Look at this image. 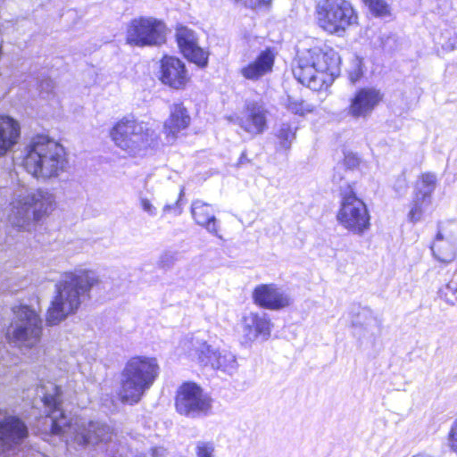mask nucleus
Masks as SVG:
<instances>
[{"mask_svg":"<svg viewBox=\"0 0 457 457\" xmlns=\"http://www.w3.org/2000/svg\"><path fill=\"white\" fill-rule=\"evenodd\" d=\"M37 395L42 397L47 409V415L44 418L46 431L54 435H61L68 442L73 441L79 445H107L112 442L113 428L101 420L87 421L82 418H69L62 409L61 388L48 382L47 385L37 389Z\"/></svg>","mask_w":457,"mask_h":457,"instance_id":"f257e3e1","label":"nucleus"},{"mask_svg":"<svg viewBox=\"0 0 457 457\" xmlns=\"http://www.w3.org/2000/svg\"><path fill=\"white\" fill-rule=\"evenodd\" d=\"M102 284L98 274L92 270L79 269L65 273L56 285V295L47 310L46 321L56 325L74 313L81 303L89 298L91 290Z\"/></svg>","mask_w":457,"mask_h":457,"instance_id":"f03ea898","label":"nucleus"},{"mask_svg":"<svg viewBox=\"0 0 457 457\" xmlns=\"http://www.w3.org/2000/svg\"><path fill=\"white\" fill-rule=\"evenodd\" d=\"M68 163L64 147L45 135L33 137L24 149L23 167L37 179L58 178Z\"/></svg>","mask_w":457,"mask_h":457,"instance_id":"7ed1b4c3","label":"nucleus"},{"mask_svg":"<svg viewBox=\"0 0 457 457\" xmlns=\"http://www.w3.org/2000/svg\"><path fill=\"white\" fill-rule=\"evenodd\" d=\"M9 221L21 229L29 231L55 208V196L47 189L19 187L13 193Z\"/></svg>","mask_w":457,"mask_h":457,"instance_id":"20e7f679","label":"nucleus"},{"mask_svg":"<svg viewBox=\"0 0 457 457\" xmlns=\"http://www.w3.org/2000/svg\"><path fill=\"white\" fill-rule=\"evenodd\" d=\"M160 373L154 357L137 355L128 360L120 372L119 399L122 403L134 405L140 402Z\"/></svg>","mask_w":457,"mask_h":457,"instance_id":"39448f33","label":"nucleus"},{"mask_svg":"<svg viewBox=\"0 0 457 457\" xmlns=\"http://www.w3.org/2000/svg\"><path fill=\"white\" fill-rule=\"evenodd\" d=\"M340 57L333 50L324 52L320 47L304 50L298 54L293 68L295 78L312 90H319L327 81L339 74Z\"/></svg>","mask_w":457,"mask_h":457,"instance_id":"423d86ee","label":"nucleus"},{"mask_svg":"<svg viewBox=\"0 0 457 457\" xmlns=\"http://www.w3.org/2000/svg\"><path fill=\"white\" fill-rule=\"evenodd\" d=\"M115 145L129 155H143L156 140L154 129L144 121L123 118L111 130Z\"/></svg>","mask_w":457,"mask_h":457,"instance_id":"0eeeda50","label":"nucleus"},{"mask_svg":"<svg viewBox=\"0 0 457 457\" xmlns=\"http://www.w3.org/2000/svg\"><path fill=\"white\" fill-rule=\"evenodd\" d=\"M115 145L129 155H143L156 140L154 129L144 121L123 118L111 130Z\"/></svg>","mask_w":457,"mask_h":457,"instance_id":"6e6552de","label":"nucleus"},{"mask_svg":"<svg viewBox=\"0 0 457 457\" xmlns=\"http://www.w3.org/2000/svg\"><path fill=\"white\" fill-rule=\"evenodd\" d=\"M13 321L6 332L10 344L21 350L38 345L43 331V321L37 312L28 305L13 307Z\"/></svg>","mask_w":457,"mask_h":457,"instance_id":"1a4fd4ad","label":"nucleus"},{"mask_svg":"<svg viewBox=\"0 0 457 457\" xmlns=\"http://www.w3.org/2000/svg\"><path fill=\"white\" fill-rule=\"evenodd\" d=\"M181 348L187 355L198 361L204 366L232 375L237 370L236 355L226 349H215L195 335L186 337L180 342Z\"/></svg>","mask_w":457,"mask_h":457,"instance_id":"9d476101","label":"nucleus"},{"mask_svg":"<svg viewBox=\"0 0 457 457\" xmlns=\"http://www.w3.org/2000/svg\"><path fill=\"white\" fill-rule=\"evenodd\" d=\"M318 26L325 32L343 36L346 29L357 23V14L347 0H320L315 6Z\"/></svg>","mask_w":457,"mask_h":457,"instance_id":"9b49d317","label":"nucleus"},{"mask_svg":"<svg viewBox=\"0 0 457 457\" xmlns=\"http://www.w3.org/2000/svg\"><path fill=\"white\" fill-rule=\"evenodd\" d=\"M338 223L348 231L362 235L370 226V216L365 203L357 197L353 187L341 188V205L337 214Z\"/></svg>","mask_w":457,"mask_h":457,"instance_id":"f8f14e48","label":"nucleus"},{"mask_svg":"<svg viewBox=\"0 0 457 457\" xmlns=\"http://www.w3.org/2000/svg\"><path fill=\"white\" fill-rule=\"evenodd\" d=\"M166 30L162 21L151 16H141L128 23L126 41L139 47L160 46L165 41Z\"/></svg>","mask_w":457,"mask_h":457,"instance_id":"ddd939ff","label":"nucleus"},{"mask_svg":"<svg viewBox=\"0 0 457 457\" xmlns=\"http://www.w3.org/2000/svg\"><path fill=\"white\" fill-rule=\"evenodd\" d=\"M177 411L191 419L208 416L212 408V398L195 383H184L177 391Z\"/></svg>","mask_w":457,"mask_h":457,"instance_id":"4468645a","label":"nucleus"},{"mask_svg":"<svg viewBox=\"0 0 457 457\" xmlns=\"http://www.w3.org/2000/svg\"><path fill=\"white\" fill-rule=\"evenodd\" d=\"M382 99L383 95L379 90L374 87L361 88L350 98L347 114L354 120H367Z\"/></svg>","mask_w":457,"mask_h":457,"instance_id":"2eb2a0df","label":"nucleus"},{"mask_svg":"<svg viewBox=\"0 0 457 457\" xmlns=\"http://www.w3.org/2000/svg\"><path fill=\"white\" fill-rule=\"evenodd\" d=\"M272 323L265 312H249L241 320L242 337L245 343L266 341L271 334Z\"/></svg>","mask_w":457,"mask_h":457,"instance_id":"dca6fc26","label":"nucleus"},{"mask_svg":"<svg viewBox=\"0 0 457 457\" xmlns=\"http://www.w3.org/2000/svg\"><path fill=\"white\" fill-rule=\"evenodd\" d=\"M176 39L183 55L200 68L208 64L209 54L198 46L194 30L179 25L176 29Z\"/></svg>","mask_w":457,"mask_h":457,"instance_id":"f3484780","label":"nucleus"},{"mask_svg":"<svg viewBox=\"0 0 457 457\" xmlns=\"http://www.w3.org/2000/svg\"><path fill=\"white\" fill-rule=\"evenodd\" d=\"M237 123L252 136L262 134L267 129V111L263 105L249 102L245 104L240 116L237 118Z\"/></svg>","mask_w":457,"mask_h":457,"instance_id":"a211bd4d","label":"nucleus"},{"mask_svg":"<svg viewBox=\"0 0 457 457\" xmlns=\"http://www.w3.org/2000/svg\"><path fill=\"white\" fill-rule=\"evenodd\" d=\"M160 73L161 81L175 89L183 88L189 80L185 63L174 56L162 57Z\"/></svg>","mask_w":457,"mask_h":457,"instance_id":"6ab92c4d","label":"nucleus"},{"mask_svg":"<svg viewBox=\"0 0 457 457\" xmlns=\"http://www.w3.org/2000/svg\"><path fill=\"white\" fill-rule=\"evenodd\" d=\"M436 186V177L433 173H424L416 183L415 196L409 212L408 219L415 223L420 220L423 213V204L429 203L432 193Z\"/></svg>","mask_w":457,"mask_h":457,"instance_id":"aec40b11","label":"nucleus"},{"mask_svg":"<svg viewBox=\"0 0 457 457\" xmlns=\"http://www.w3.org/2000/svg\"><path fill=\"white\" fill-rule=\"evenodd\" d=\"M253 298L255 303L270 310H279L291 303L289 295L274 284H262L256 287Z\"/></svg>","mask_w":457,"mask_h":457,"instance_id":"412c9836","label":"nucleus"},{"mask_svg":"<svg viewBox=\"0 0 457 457\" xmlns=\"http://www.w3.org/2000/svg\"><path fill=\"white\" fill-rule=\"evenodd\" d=\"M27 436V426L19 418L6 417L0 422V453L20 444Z\"/></svg>","mask_w":457,"mask_h":457,"instance_id":"4be33fe9","label":"nucleus"},{"mask_svg":"<svg viewBox=\"0 0 457 457\" xmlns=\"http://www.w3.org/2000/svg\"><path fill=\"white\" fill-rule=\"evenodd\" d=\"M275 55L270 48L262 51L258 56L239 70V74L247 80L257 81L272 71Z\"/></svg>","mask_w":457,"mask_h":457,"instance_id":"5701e85b","label":"nucleus"},{"mask_svg":"<svg viewBox=\"0 0 457 457\" xmlns=\"http://www.w3.org/2000/svg\"><path fill=\"white\" fill-rule=\"evenodd\" d=\"M191 215L198 226L204 228L210 234L222 238L220 235V221L215 217L212 204L199 199L193 201L191 204Z\"/></svg>","mask_w":457,"mask_h":457,"instance_id":"b1692460","label":"nucleus"},{"mask_svg":"<svg viewBox=\"0 0 457 457\" xmlns=\"http://www.w3.org/2000/svg\"><path fill=\"white\" fill-rule=\"evenodd\" d=\"M190 120L187 108L182 104H173L170 108V116L163 125L168 140H175L178 134L189 126Z\"/></svg>","mask_w":457,"mask_h":457,"instance_id":"393cba45","label":"nucleus"},{"mask_svg":"<svg viewBox=\"0 0 457 457\" xmlns=\"http://www.w3.org/2000/svg\"><path fill=\"white\" fill-rule=\"evenodd\" d=\"M353 334L360 339L374 337L380 330V321L371 310L361 308L352 320Z\"/></svg>","mask_w":457,"mask_h":457,"instance_id":"a878e982","label":"nucleus"},{"mask_svg":"<svg viewBox=\"0 0 457 457\" xmlns=\"http://www.w3.org/2000/svg\"><path fill=\"white\" fill-rule=\"evenodd\" d=\"M21 127L17 120L7 115H0V156H4L18 143Z\"/></svg>","mask_w":457,"mask_h":457,"instance_id":"bb28decb","label":"nucleus"},{"mask_svg":"<svg viewBox=\"0 0 457 457\" xmlns=\"http://www.w3.org/2000/svg\"><path fill=\"white\" fill-rule=\"evenodd\" d=\"M297 127L287 122H282L275 132L279 149L289 150L295 139Z\"/></svg>","mask_w":457,"mask_h":457,"instance_id":"cd10ccee","label":"nucleus"},{"mask_svg":"<svg viewBox=\"0 0 457 457\" xmlns=\"http://www.w3.org/2000/svg\"><path fill=\"white\" fill-rule=\"evenodd\" d=\"M441 245H450L447 241L444 240V237L441 232H438L436 236V239L431 245V250L434 256L442 262H450L453 260L454 255L452 251L442 252Z\"/></svg>","mask_w":457,"mask_h":457,"instance_id":"c85d7f7f","label":"nucleus"},{"mask_svg":"<svg viewBox=\"0 0 457 457\" xmlns=\"http://www.w3.org/2000/svg\"><path fill=\"white\" fill-rule=\"evenodd\" d=\"M287 108L293 113L298 115H304L305 113L312 112L313 111V106L306 104L300 98H295L294 96H288Z\"/></svg>","mask_w":457,"mask_h":457,"instance_id":"c756f323","label":"nucleus"},{"mask_svg":"<svg viewBox=\"0 0 457 457\" xmlns=\"http://www.w3.org/2000/svg\"><path fill=\"white\" fill-rule=\"evenodd\" d=\"M369 10L378 17L389 14V6L385 0H362Z\"/></svg>","mask_w":457,"mask_h":457,"instance_id":"7c9ffc66","label":"nucleus"},{"mask_svg":"<svg viewBox=\"0 0 457 457\" xmlns=\"http://www.w3.org/2000/svg\"><path fill=\"white\" fill-rule=\"evenodd\" d=\"M196 457H215V445L212 441L199 440L195 445Z\"/></svg>","mask_w":457,"mask_h":457,"instance_id":"2f4dec72","label":"nucleus"},{"mask_svg":"<svg viewBox=\"0 0 457 457\" xmlns=\"http://www.w3.org/2000/svg\"><path fill=\"white\" fill-rule=\"evenodd\" d=\"M139 206L141 210L149 217H155L158 213L157 207L154 204L153 200L146 195L144 192H139L137 195Z\"/></svg>","mask_w":457,"mask_h":457,"instance_id":"473e14b6","label":"nucleus"},{"mask_svg":"<svg viewBox=\"0 0 457 457\" xmlns=\"http://www.w3.org/2000/svg\"><path fill=\"white\" fill-rule=\"evenodd\" d=\"M183 195H184V189L181 188L177 198L174 200V202H171V203L167 202L163 205V207L162 209V215L165 216L169 213H173L176 216L180 215L182 212V208L180 206V200Z\"/></svg>","mask_w":457,"mask_h":457,"instance_id":"72a5a7b5","label":"nucleus"},{"mask_svg":"<svg viewBox=\"0 0 457 457\" xmlns=\"http://www.w3.org/2000/svg\"><path fill=\"white\" fill-rule=\"evenodd\" d=\"M272 0H244V4L246 7L254 10L269 9L271 5Z\"/></svg>","mask_w":457,"mask_h":457,"instance_id":"f704fd0d","label":"nucleus"},{"mask_svg":"<svg viewBox=\"0 0 457 457\" xmlns=\"http://www.w3.org/2000/svg\"><path fill=\"white\" fill-rule=\"evenodd\" d=\"M176 261V254L172 252H164L160 255L158 264L162 268H170Z\"/></svg>","mask_w":457,"mask_h":457,"instance_id":"c9c22d12","label":"nucleus"},{"mask_svg":"<svg viewBox=\"0 0 457 457\" xmlns=\"http://www.w3.org/2000/svg\"><path fill=\"white\" fill-rule=\"evenodd\" d=\"M449 445L457 453V420L453 422L449 433Z\"/></svg>","mask_w":457,"mask_h":457,"instance_id":"e433bc0d","label":"nucleus"},{"mask_svg":"<svg viewBox=\"0 0 457 457\" xmlns=\"http://www.w3.org/2000/svg\"><path fill=\"white\" fill-rule=\"evenodd\" d=\"M345 172L346 169L345 168V164L337 163L334 168L332 180L335 183H340L343 180Z\"/></svg>","mask_w":457,"mask_h":457,"instance_id":"4c0bfd02","label":"nucleus"},{"mask_svg":"<svg viewBox=\"0 0 457 457\" xmlns=\"http://www.w3.org/2000/svg\"><path fill=\"white\" fill-rule=\"evenodd\" d=\"M448 292H451L453 295L455 292H457V285L455 283H450L443 290V294L445 295L447 301L450 302L452 304H454L455 303L453 300H452L453 298L448 296Z\"/></svg>","mask_w":457,"mask_h":457,"instance_id":"58836bf2","label":"nucleus"},{"mask_svg":"<svg viewBox=\"0 0 457 457\" xmlns=\"http://www.w3.org/2000/svg\"><path fill=\"white\" fill-rule=\"evenodd\" d=\"M343 164H345V169L346 168H353L359 164V160L353 154H348V155H345V162Z\"/></svg>","mask_w":457,"mask_h":457,"instance_id":"ea45409f","label":"nucleus"},{"mask_svg":"<svg viewBox=\"0 0 457 457\" xmlns=\"http://www.w3.org/2000/svg\"><path fill=\"white\" fill-rule=\"evenodd\" d=\"M447 47L451 50L457 49V31H454L453 34L448 38Z\"/></svg>","mask_w":457,"mask_h":457,"instance_id":"a19ab883","label":"nucleus"},{"mask_svg":"<svg viewBox=\"0 0 457 457\" xmlns=\"http://www.w3.org/2000/svg\"><path fill=\"white\" fill-rule=\"evenodd\" d=\"M165 454V449L162 447H155L152 449L153 457H162Z\"/></svg>","mask_w":457,"mask_h":457,"instance_id":"79ce46f5","label":"nucleus"},{"mask_svg":"<svg viewBox=\"0 0 457 457\" xmlns=\"http://www.w3.org/2000/svg\"><path fill=\"white\" fill-rule=\"evenodd\" d=\"M54 87L53 81L50 79H47L46 81H42L40 83V88L42 90L46 89L47 91H50Z\"/></svg>","mask_w":457,"mask_h":457,"instance_id":"37998d69","label":"nucleus"},{"mask_svg":"<svg viewBox=\"0 0 457 457\" xmlns=\"http://www.w3.org/2000/svg\"><path fill=\"white\" fill-rule=\"evenodd\" d=\"M248 162H249V160L246 157V154L245 152H243L241 156H240V158H239L238 163L239 164H243V163Z\"/></svg>","mask_w":457,"mask_h":457,"instance_id":"c03bdc74","label":"nucleus"},{"mask_svg":"<svg viewBox=\"0 0 457 457\" xmlns=\"http://www.w3.org/2000/svg\"><path fill=\"white\" fill-rule=\"evenodd\" d=\"M413 457H432V456L429 454H427V453H419V454L414 455Z\"/></svg>","mask_w":457,"mask_h":457,"instance_id":"a18cd8bd","label":"nucleus"},{"mask_svg":"<svg viewBox=\"0 0 457 457\" xmlns=\"http://www.w3.org/2000/svg\"><path fill=\"white\" fill-rule=\"evenodd\" d=\"M357 78H358V75L356 76V78L351 77V80H352L353 82H354V81L357 79Z\"/></svg>","mask_w":457,"mask_h":457,"instance_id":"49530a36","label":"nucleus"},{"mask_svg":"<svg viewBox=\"0 0 457 457\" xmlns=\"http://www.w3.org/2000/svg\"><path fill=\"white\" fill-rule=\"evenodd\" d=\"M137 457H144L143 455H139V456H137Z\"/></svg>","mask_w":457,"mask_h":457,"instance_id":"de8ad7c7","label":"nucleus"},{"mask_svg":"<svg viewBox=\"0 0 457 457\" xmlns=\"http://www.w3.org/2000/svg\"><path fill=\"white\" fill-rule=\"evenodd\" d=\"M236 2H239L240 0H235Z\"/></svg>","mask_w":457,"mask_h":457,"instance_id":"09e8293b","label":"nucleus"}]
</instances>
